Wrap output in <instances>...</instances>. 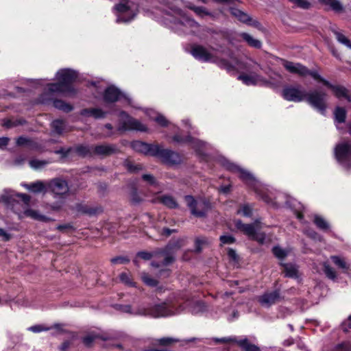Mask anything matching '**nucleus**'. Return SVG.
Returning <instances> with one entry per match:
<instances>
[{"instance_id": "338daca9", "label": "nucleus", "mask_w": 351, "mask_h": 351, "mask_svg": "<svg viewBox=\"0 0 351 351\" xmlns=\"http://www.w3.org/2000/svg\"><path fill=\"white\" fill-rule=\"evenodd\" d=\"M100 82H92L90 84L95 88L97 93H101L103 90V86Z\"/></svg>"}, {"instance_id": "3c124183", "label": "nucleus", "mask_w": 351, "mask_h": 351, "mask_svg": "<svg viewBox=\"0 0 351 351\" xmlns=\"http://www.w3.org/2000/svg\"><path fill=\"white\" fill-rule=\"evenodd\" d=\"M292 3L295 5L303 8L308 9L309 8L311 3L307 0H289Z\"/></svg>"}, {"instance_id": "69168bd1", "label": "nucleus", "mask_w": 351, "mask_h": 351, "mask_svg": "<svg viewBox=\"0 0 351 351\" xmlns=\"http://www.w3.org/2000/svg\"><path fill=\"white\" fill-rule=\"evenodd\" d=\"M228 256L230 259H231L232 261H233L234 262H237L238 260V256H237L236 252L232 249H228Z\"/></svg>"}, {"instance_id": "b1692460", "label": "nucleus", "mask_w": 351, "mask_h": 351, "mask_svg": "<svg viewBox=\"0 0 351 351\" xmlns=\"http://www.w3.org/2000/svg\"><path fill=\"white\" fill-rule=\"evenodd\" d=\"M280 298V292L276 290L272 292L265 293L259 298L258 301L262 306L269 307L275 304Z\"/></svg>"}, {"instance_id": "a211bd4d", "label": "nucleus", "mask_w": 351, "mask_h": 351, "mask_svg": "<svg viewBox=\"0 0 351 351\" xmlns=\"http://www.w3.org/2000/svg\"><path fill=\"white\" fill-rule=\"evenodd\" d=\"M214 341L216 343H228L233 342L237 343L243 351H261L260 348L251 343L246 337L238 338L237 337H223V338H215Z\"/></svg>"}, {"instance_id": "4468645a", "label": "nucleus", "mask_w": 351, "mask_h": 351, "mask_svg": "<svg viewBox=\"0 0 351 351\" xmlns=\"http://www.w3.org/2000/svg\"><path fill=\"white\" fill-rule=\"evenodd\" d=\"M119 131L136 130L139 132H147V126L139 120L129 116L125 112L121 111L119 114Z\"/></svg>"}, {"instance_id": "5701e85b", "label": "nucleus", "mask_w": 351, "mask_h": 351, "mask_svg": "<svg viewBox=\"0 0 351 351\" xmlns=\"http://www.w3.org/2000/svg\"><path fill=\"white\" fill-rule=\"evenodd\" d=\"M21 186L34 193L45 194L48 192L47 181L36 180L29 184L22 183Z\"/></svg>"}, {"instance_id": "2eb2a0df", "label": "nucleus", "mask_w": 351, "mask_h": 351, "mask_svg": "<svg viewBox=\"0 0 351 351\" xmlns=\"http://www.w3.org/2000/svg\"><path fill=\"white\" fill-rule=\"evenodd\" d=\"M184 199L191 213L196 217L204 216L210 208L209 202L204 198L199 197L195 199L191 195H186Z\"/></svg>"}, {"instance_id": "473e14b6", "label": "nucleus", "mask_w": 351, "mask_h": 351, "mask_svg": "<svg viewBox=\"0 0 351 351\" xmlns=\"http://www.w3.org/2000/svg\"><path fill=\"white\" fill-rule=\"evenodd\" d=\"M75 209L79 213H81L83 214H86L88 215H94L99 211V208H91V207L88 206V205H84V204H77L75 206Z\"/></svg>"}, {"instance_id": "e2e57ef3", "label": "nucleus", "mask_w": 351, "mask_h": 351, "mask_svg": "<svg viewBox=\"0 0 351 351\" xmlns=\"http://www.w3.org/2000/svg\"><path fill=\"white\" fill-rule=\"evenodd\" d=\"M341 328L343 331L347 332L351 328V315L348 317L347 320H345L342 324Z\"/></svg>"}, {"instance_id": "9b49d317", "label": "nucleus", "mask_w": 351, "mask_h": 351, "mask_svg": "<svg viewBox=\"0 0 351 351\" xmlns=\"http://www.w3.org/2000/svg\"><path fill=\"white\" fill-rule=\"evenodd\" d=\"M163 303H171L172 304V306L171 308L176 310L178 308H181L180 312L175 314L174 315H178L186 309H188L193 314H197L200 312H203L206 309V306L203 302L201 301H191L186 300L184 301L183 299H171L169 298Z\"/></svg>"}, {"instance_id": "603ef678", "label": "nucleus", "mask_w": 351, "mask_h": 351, "mask_svg": "<svg viewBox=\"0 0 351 351\" xmlns=\"http://www.w3.org/2000/svg\"><path fill=\"white\" fill-rule=\"evenodd\" d=\"M127 169L130 172H136L142 169V165L139 164H132L130 161H126L125 163Z\"/></svg>"}, {"instance_id": "c85d7f7f", "label": "nucleus", "mask_w": 351, "mask_h": 351, "mask_svg": "<svg viewBox=\"0 0 351 351\" xmlns=\"http://www.w3.org/2000/svg\"><path fill=\"white\" fill-rule=\"evenodd\" d=\"M51 128L53 132L58 134H63L71 130L70 128L67 125L65 121L56 119L51 123Z\"/></svg>"}, {"instance_id": "7c9ffc66", "label": "nucleus", "mask_w": 351, "mask_h": 351, "mask_svg": "<svg viewBox=\"0 0 351 351\" xmlns=\"http://www.w3.org/2000/svg\"><path fill=\"white\" fill-rule=\"evenodd\" d=\"M186 6L190 10H193L195 14L200 18H204L206 16H213L212 13L205 7L195 6L192 3H189Z\"/></svg>"}, {"instance_id": "37998d69", "label": "nucleus", "mask_w": 351, "mask_h": 351, "mask_svg": "<svg viewBox=\"0 0 351 351\" xmlns=\"http://www.w3.org/2000/svg\"><path fill=\"white\" fill-rule=\"evenodd\" d=\"M237 213L244 217H250L252 213V208L250 204H245L237 210Z\"/></svg>"}, {"instance_id": "a19ab883", "label": "nucleus", "mask_w": 351, "mask_h": 351, "mask_svg": "<svg viewBox=\"0 0 351 351\" xmlns=\"http://www.w3.org/2000/svg\"><path fill=\"white\" fill-rule=\"evenodd\" d=\"M314 223L317 227L322 230H328L329 229L328 223L321 216L315 215L314 217Z\"/></svg>"}, {"instance_id": "ea45409f", "label": "nucleus", "mask_w": 351, "mask_h": 351, "mask_svg": "<svg viewBox=\"0 0 351 351\" xmlns=\"http://www.w3.org/2000/svg\"><path fill=\"white\" fill-rule=\"evenodd\" d=\"M53 104L56 108H58L59 110H61L66 112H70L73 110V107L71 105H70L67 103H65L62 100H60V99L54 100L53 102Z\"/></svg>"}, {"instance_id": "393cba45", "label": "nucleus", "mask_w": 351, "mask_h": 351, "mask_svg": "<svg viewBox=\"0 0 351 351\" xmlns=\"http://www.w3.org/2000/svg\"><path fill=\"white\" fill-rule=\"evenodd\" d=\"M117 147L111 144H102L93 147V154L107 156L116 153Z\"/></svg>"}, {"instance_id": "79ce46f5", "label": "nucleus", "mask_w": 351, "mask_h": 351, "mask_svg": "<svg viewBox=\"0 0 351 351\" xmlns=\"http://www.w3.org/2000/svg\"><path fill=\"white\" fill-rule=\"evenodd\" d=\"M272 252L275 256L278 259H284L288 254L289 251L286 249H283L279 246L274 247Z\"/></svg>"}, {"instance_id": "f8f14e48", "label": "nucleus", "mask_w": 351, "mask_h": 351, "mask_svg": "<svg viewBox=\"0 0 351 351\" xmlns=\"http://www.w3.org/2000/svg\"><path fill=\"white\" fill-rule=\"evenodd\" d=\"M235 226L250 239L255 240L261 244L265 242V234L260 232L261 226L259 221L256 220L252 224H245L241 221L237 220L235 222Z\"/></svg>"}, {"instance_id": "c9c22d12", "label": "nucleus", "mask_w": 351, "mask_h": 351, "mask_svg": "<svg viewBox=\"0 0 351 351\" xmlns=\"http://www.w3.org/2000/svg\"><path fill=\"white\" fill-rule=\"evenodd\" d=\"M334 115L335 122L338 123H342L345 122L346 111L343 108L337 107L334 112Z\"/></svg>"}, {"instance_id": "cd10ccee", "label": "nucleus", "mask_w": 351, "mask_h": 351, "mask_svg": "<svg viewBox=\"0 0 351 351\" xmlns=\"http://www.w3.org/2000/svg\"><path fill=\"white\" fill-rule=\"evenodd\" d=\"M80 114L84 117H92L95 119H101L106 117V112L99 108H86L83 109Z\"/></svg>"}, {"instance_id": "f257e3e1", "label": "nucleus", "mask_w": 351, "mask_h": 351, "mask_svg": "<svg viewBox=\"0 0 351 351\" xmlns=\"http://www.w3.org/2000/svg\"><path fill=\"white\" fill-rule=\"evenodd\" d=\"M191 53L199 61L215 62L228 71L237 70L241 73L238 80L247 86H265L276 88L280 86L282 82V76L278 73H270L268 80L259 75L258 71L261 69V65L248 57L237 59L231 56L230 60L220 59L217 57L215 49H208L199 45H193Z\"/></svg>"}, {"instance_id": "5fc2aeb1", "label": "nucleus", "mask_w": 351, "mask_h": 351, "mask_svg": "<svg viewBox=\"0 0 351 351\" xmlns=\"http://www.w3.org/2000/svg\"><path fill=\"white\" fill-rule=\"evenodd\" d=\"M207 243V240L204 237H197L195 239V251L197 252H200L202 246Z\"/></svg>"}, {"instance_id": "e433bc0d", "label": "nucleus", "mask_w": 351, "mask_h": 351, "mask_svg": "<svg viewBox=\"0 0 351 351\" xmlns=\"http://www.w3.org/2000/svg\"><path fill=\"white\" fill-rule=\"evenodd\" d=\"M332 32L335 35L336 38L339 43L351 49V42L345 35L335 29H333Z\"/></svg>"}, {"instance_id": "09e8293b", "label": "nucleus", "mask_w": 351, "mask_h": 351, "mask_svg": "<svg viewBox=\"0 0 351 351\" xmlns=\"http://www.w3.org/2000/svg\"><path fill=\"white\" fill-rule=\"evenodd\" d=\"M120 280L123 282L124 284L130 286V287H134L135 283L132 281V280L130 278V276L129 274L128 273H122L120 274Z\"/></svg>"}, {"instance_id": "6ab92c4d", "label": "nucleus", "mask_w": 351, "mask_h": 351, "mask_svg": "<svg viewBox=\"0 0 351 351\" xmlns=\"http://www.w3.org/2000/svg\"><path fill=\"white\" fill-rule=\"evenodd\" d=\"M155 154L156 157L167 165H176L181 162V157L178 153L168 149H163L160 145H158V150Z\"/></svg>"}, {"instance_id": "680f3d73", "label": "nucleus", "mask_w": 351, "mask_h": 351, "mask_svg": "<svg viewBox=\"0 0 351 351\" xmlns=\"http://www.w3.org/2000/svg\"><path fill=\"white\" fill-rule=\"evenodd\" d=\"M130 199L133 204H139L142 199L138 196L136 190L133 191L130 195Z\"/></svg>"}, {"instance_id": "49530a36", "label": "nucleus", "mask_w": 351, "mask_h": 351, "mask_svg": "<svg viewBox=\"0 0 351 351\" xmlns=\"http://www.w3.org/2000/svg\"><path fill=\"white\" fill-rule=\"evenodd\" d=\"M228 321L232 322L239 317V313L234 308H228L224 311Z\"/></svg>"}, {"instance_id": "774afa93", "label": "nucleus", "mask_w": 351, "mask_h": 351, "mask_svg": "<svg viewBox=\"0 0 351 351\" xmlns=\"http://www.w3.org/2000/svg\"><path fill=\"white\" fill-rule=\"evenodd\" d=\"M16 143L19 146L25 145L29 143V139L23 136H20L16 139Z\"/></svg>"}, {"instance_id": "39448f33", "label": "nucleus", "mask_w": 351, "mask_h": 351, "mask_svg": "<svg viewBox=\"0 0 351 351\" xmlns=\"http://www.w3.org/2000/svg\"><path fill=\"white\" fill-rule=\"evenodd\" d=\"M165 19L173 24V28L186 34H195L199 24L177 7H168L165 10Z\"/></svg>"}, {"instance_id": "f03ea898", "label": "nucleus", "mask_w": 351, "mask_h": 351, "mask_svg": "<svg viewBox=\"0 0 351 351\" xmlns=\"http://www.w3.org/2000/svg\"><path fill=\"white\" fill-rule=\"evenodd\" d=\"M1 202L7 206H11L20 219L27 217L40 221L47 222L51 220L49 217L40 214L38 210L28 208L30 196L25 193H16L12 190L4 189L0 195V203Z\"/></svg>"}, {"instance_id": "4d7b16f0", "label": "nucleus", "mask_w": 351, "mask_h": 351, "mask_svg": "<svg viewBox=\"0 0 351 351\" xmlns=\"http://www.w3.org/2000/svg\"><path fill=\"white\" fill-rule=\"evenodd\" d=\"M179 341L178 339L172 337H163L159 339L158 342L162 346H167Z\"/></svg>"}, {"instance_id": "de8ad7c7", "label": "nucleus", "mask_w": 351, "mask_h": 351, "mask_svg": "<svg viewBox=\"0 0 351 351\" xmlns=\"http://www.w3.org/2000/svg\"><path fill=\"white\" fill-rule=\"evenodd\" d=\"M77 152L83 156L93 154V147L80 145L77 147Z\"/></svg>"}, {"instance_id": "2f4dec72", "label": "nucleus", "mask_w": 351, "mask_h": 351, "mask_svg": "<svg viewBox=\"0 0 351 351\" xmlns=\"http://www.w3.org/2000/svg\"><path fill=\"white\" fill-rule=\"evenodd\" d=\"M239 36L250 46L256 49H260L262 43L260 40L254 38L247 33H241Z\"/></svg>"}, {"instance_id": "4c0bfd02", "label": "nucleus", "mask_w": 351, "mask_h": 351, "mask_svg": "<svg viewBox=\"0 0 351 351\" xmlns=\"http://www.w3.org/2000/svg\"><path fill=\"white\" fill-rule=\"evenodd\" d=\"M333 263L338 267L341 269H348L349 267L348 264L345 261V259L339 256H332L330 257Z\"/></svg>"}, {"instance_id": "c756f323", "label": "nucleus", "mask_w": 351, "mask_h": 351, "mask_svg": "<svg viewBox=\"0 0 351 351\" xmlns=\"http://www.w3.org/2000/svg\"><path fill=\"white\" fill-rule=\"evenodd\" d=\"M284 267L283 272L285 276L292 278H297L298 277V269L296 265L291 263H287L282 265Z\"/></svg>"}, {"instance_id": "58836bf2", "label": "nucleus", "mask_w": 351, "mask_h": 351, "mask_svg": "<svg viewBox=\"0 0 351 351\" xmlns=\"http://www.w3.org/2000/svg\"><path fill=\"white\" fill-rule=\"evenodd\" d=\"M49 162L45 160L32 159L29 161V165L33 169L40 170L44 168Z\"/></svg>"}, {"instance_id": "f3484780", "label": "nucleus", "mask_w": 351, "mask_h": 351, "mask_svg": "<svg viewBox=\"0 0 351 351\" xmlns=\"http://www.w3.org/2000/svg\"><path fill=\"white\" fill-rule=\"evenodd\" d=\"M172 142L177 144L189 143L193 149L199 155H204V149H206V145L204 142L191 137L190 135L182 136L178 134H175L172 137Z\"/></svg>"}, {"instance_id": "72a5a7b5", "label": "nucleus", "mask_w": 351, "mask_h": 351, "mask_svg": "<svg viewBox=\"0 0 351 351\" xmlns=\"http://www.w3.org/2000/svg\"><path fill=\"white\" fill-rule=\"evenodd\" d=\"M158 202L162 203L169 208H175L178 207V203L176 199L171 195H163L158 197Z\"/></svg>"}, {"instance_id": "4be33fe9", "label": "nucleus", "mask_w": 351, "mask_h": 351, "mask_svg": "<svg viewBox=\"0 0 351 351\" xmlns=\"http://www.w3.org/2000/svg\"><path fill=\"white\" fill-rule=\"evenodd\" d=\"M131 146L136 152L153 156H156L155 152L158 150V144H149L139 141L132 142Z\"/></svg>"}, {"instance_id": "bf43d9fd", "label": "nucleus", "mask_w": 351, "mask_h": 351, "mask_svg": "<svg viewBox=\"0 0 351 351\" xmlns=\"http://www.w3.org/2000/svg\"><path fill=\"white\" fill-rule=\"evenodd\" d=\"M129 259L123 256H117L111 259L113 264H125L129 263Z\"/></svg>"}, {"instance_id": "9d476101", "label": "nucleus", "mask_w": 351, "mask_h": 351, "mask_svg": "<svg viewBox=\"0 0 351 351\" xmlns=\"http://www.w3.org/2000/svg\"><path fill=\"white\" fill-rule=\"evenodd\" d=\"M114 10L117 16L116 22L118 23L132 21L138 12L137 4L128 0H123L117 4Z\"/></svg>"}, {"instance_id": "6e6d98bb", "label": "nucleus", "mask_w": 351, "mask_h": 351, "mask_svg": "<svg viewBox=\"0 0 351 351\" xmlns=\"http://www.w3.org/2000/svg\"><path fill=\"white\" fill-rule=\"evenodd\" d=\"M221 245L232 244L234 243L235 239L232 235H222L219 238Z\"/></svg>"}, {"instance_id": "aec40b11", "label": "nucleus", "mask_w": 351, "mask_h": 351, "mask_svg": "<svg viewBox=\"0 0 351 351\" xmlns=\"http://www.w3.org/2000/svg\"><path fill=\"white\" fill-rule=\"evenodd\" d=\"M230 12L231 14L237 18L240 22L247 25L254 27L260 30L262 29V26L258 21L253 19L250 16L242 10L230 7Z\"/></svg>"}, {"instance_id": "f704fd0d", "label": "nucleus", "mask_w": 351, "mask_h": 351, "mask_svg": "<svg viewBox=\"0 0 351 351\" xmlns=\"http://www.w3.org/2000/svg\"><path fill=\"white\" fill-rule=\"evenodd\" d=\"M322 3L335 12H341L343 9L342 5L338 0H321Z\"/></svg>"}, {"instance_id": "c03bdc74", "label": "nucleus", "mask_w": 351, "mask_h": 351, "mask_svg": "<svg viewBox=\"0 0 351 351\" xmlns=\"http://www.w3.org/2000/svg\"><path fill=\"white\" fill-rule=\"evenodd\" d=\"M324 271L328 278L332 280L336 279L335 271L327 263H324Z\"/></svg>"}, {"instance_id": "1a4fd4ad", "label": "nucleus", "mask_w": 351, "mask_h": 351, "mask_svg": "<svg viewBox=\"0 0 351 351\" xmlns=\"http://www.w3.org/2000/svg\"><path fill=\"white\" fill-rule=\"evenodd\" d=\"M48 191L52 193L54 198H60L59 202L53 203L50 207L53 210H59L64 205V201L69 193V186L66 180L56 178L47 181Z\"/></svg>"}, {"instance_id": "a878e982", "label": "nucleus", "mask_w": 351, "mask_h": 351, "mask_svg": "<svg viewBox=\"0 0 351 351\" xmlns=\"http://www.w3.org/2000/svg\"><path fill=\"white\" fill-rule=\"evenodd\" d=\"M145 112L150 120L154 121L161 127H167L169 123L165 117L154 110L147 109Z\"/></svg>"}, {"instance_id": "864d4df0", "label": "nucleus", "mask_w": 351, "mask_h": 351, "mask_svg": "<svg viewBox=\"0 0 351 351\" xmlns=\"http://www.w3.org/2000/svg\"><path fill=\"white\" fill-rule=\"evenodd\" d=\"M99 337L97 335L89 334L83 338V342L86 346H90L92 343Z\"/></svg>"}, {"instance_id": "20e7f679", "label": "nucleus", "mask_w": 351, "mask_h": 351, "mask_svg": "<svg viewBox=\"0 0 351 351\" xmlns=\"http://www.w3.org/2000/svg\"><path fill=\"white\" fill-rule=\"evenodd\" d=\"M221 165L228 170L238 173L239 178L250 188L252 189L267 204H273V201L267 194V188L260 182L253 174L245 169L230 162L226 158L220 160Z\"/></svg>"}, {"instance_id": "412c9836", "label": "nucleus", "mask_w": 351, "mask_h": 351, "mask_svg": "<svg viewBox=\"0 0 351 351\" xmlns=\"http://www.w3.org/2000/svg\"><path fill=\"white\" fill-rule=\"evenodd\" d=\"M123 98L129 100L125 95L114 86H108L103 93V99L106 103H114Z\"/></svg>"}, {"instance_id": "423d86ee", "label": "nucleus", "mask_w": 351, "mask_h": 351, "mask_svg": "<svg viewBox=\"0 0 351 351\" xmlns=\"http://www.w3.org/2000/svg\"><path fill=\"white\" fill-rule=\"evenodd\" d=\"M171 306L172 304L171 303H161L148 307H140L138 309L133 310L130 305H119V310L132 315L150 316L154 318H158L173 316V315L180 312L181 308L174 310L171 308Z\"/></svg>"}, {"instance_id": "dca6fc26", "label": "nucleus", "mask_w": 351, "mask_h": 351, "mask_svg": "<svg viewBox=\"0 0 351 351\" xmlns=\"http://www.w3.org/2000/svg\"><path fill=\"white\" fill-rule=\"evenodd\" d=\"M335 158L346 169L351 167V141L338 143L335 148Z\"/></svg>"}, {"instance_id": "7ed1b4c3", "label": "nucleus", "mask_w": 351, "mask_h": 351, "mask_svg": "<svg viewBox=\"0 0 351 351\" xmlns=\"http://www.w3.org/2000/svg\"><path fill=\"white\" fill-rule=\"evenodd\" d=\"M282 95L289 101L300 102L306 100L314 109L322 114H325L327 95L321 90H315L307 93L300 86H287L283 88Z\"/></svg>"}, {"instance_id": "bb28decb", "label": "nucleus", "mask_w": 351, "mask_h": 351, "mask_svg": "<svg viewBox=\"0 0 351 351\" xmlns=\"http://www.w3.org/2000/svg\"><path fill=\"white\" fill-rule=\"evenodd\" d=\"M326 86L332 90L334 95L338 99L345 98L348 99V101H350L348 93V90L344 86L340 85H333L329 82L326 83Z\"/></svg>"}, {"instance_id": "052dcab7", "label": "nucleus", "mask_w": 351, "mask_h": 351, "mask_svg": "<svg viewBox=\"0 0 351 351\" xmlns=\"http://www.w3.org/2000/svg\"><path fill=\"white\" fill-rule=\"evenodd\" d=\"M336 349L340 351H351V344L348 342H344L337 345Z\"/></svg>"}, {"instance_id": "0eeeda50", "label": "nucleus", "mask_w": 351, "mask_h": 351, "mask_svg": "<svg viewBox=\"0 0 351 351\" xmlns=\"http://www.w3.org/2000/svg\"><path fill=\"white\" fill-rule=\"evenodd\" d=\"M184 239H178L175 241H171L165 249L155 251L152 253L147 252H139L137 256L144 260H149L152 258L156 257L160 261H162L160 264L155 261L152 262V265L155 267H160V266H166L172 263L174 261L173 254L175 251L178 250L184 245Z\"/></svg>"}, {"instance_id": "13d9d810", "label": "nucleus", "mask_w": 351, "mask_h": 351, "mask_svg": "<svg viewBox=\"0 0 351 351\" xmlns=\"http://www.w3.org/2000/svg\"><path fill=\"white\" fill-rule=\"evenodd\" d=\"M143 180L148 182L152 186L157 185V182L155 178L151 174H144L142 176Z\"/></svg>"}, {"instance_id": "0e129e2a", "label": "nucleus", "mask_w": 351, "mask_h": 351, "mask_svg": "<svg viewBox=\"0 0 351 351\" xmlns=\"http://www.w3.org/2000/svg\"><path fill=\"white\" fill-rule=\"evenodd\" d=\"M21 124H23V122L21 121H12L11 120H6L4 122L3 125L5 127L9 128H12V127L16 126L17 125H21Z\"/></svg>"}, {"instance_id": "8fccbe9b", "label": "nucleus", "mask_w": 351, "mask_h": 351, "mask_svg": "<svg viewBox=\"0 0 351 351\" xmlns=\"http://www.w3.org/2000/svg\"><path fill=\"white\" fill-rule=\"evenodd\" d=\"M51 328V327H47L44 325L38 324L29 327L28 330L35 333H38L43 331L49 330Z\"/></svg>"}, {"instance_id": "ddd939ff", "label": "nucleus", "mask_w": 351, "mask_h": 351, "mask_svg": "<svg viewBox=\"0 0 351 351\" xmlns=\"http://www.w3.org/2000/svg\"><path fill=\"white\" fill-rule=\"evenodd\" d=\"M284 67L290 73L298 74L300 76L311 75L314 80H316L326 86L328 80L323 78L316 71H310L306 66L300 63H294L292 62L285 60L283 62Z\"/></svg>"}, {"instance_id": "6e6552de", "label": "nucleus", "mask_w": 351, "mask_h": 351, "mask_svg": "<svg viewBox=\"0 0 351 351\" xmlns=\"http://www.w3.org/2000/svg\"><path fill=\"white\" fill-rule=\"evenodd\" d=\"M77 77V73L74 70L69 69H60L56 75L58 82L48 84L47 91L49 93H61L72 95L75 93L72 84Z\"/></svg>"}, {"instance_id": "a18cd8bd", "label": "nucleus", "mask_w": 351, "mask_h": 351, "mask_svg": "<svg viewBox=\"0 0 351 351\" xmlns=\"http://www.w3.org/2000/svg\"><path fill=\"white\" fill-rule=\"evenodd\" d=\"M141 278L143 282L149 287H156L158 285V281L152 278H151L147 274L143 273L141 275Z\"/></svg>"}]
</instances>
